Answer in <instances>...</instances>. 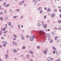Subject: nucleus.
<instances>
[{
	"label": "nucleus",
	"mask_w": 61,
	"mask_h": 61,
	"mask_svg": "<svg viewBox=\"0 0 61 61\" xmlns=\"http://www.w3.org/2000/svg\"><path fill=\"white\" fill-rule=\"evenodd\" d=\"M13 45H14V44L15 43V41H13Z\"/></svg>",
	"instance_id": "nucleus-42"
},
{
	"label": "nucleus",
	"mask_w": 61,
	"mask_h": 61,
	"mask_svg": "<svg viewBox=\"0 0 61 61\" xmlns=\"http://www.w3.org/2000/svg\"><path fill=\"white\" fill-rule=\"evenodd\" d=\"M3 46H6V45L5 44H4L3 45Z\"/></svg>",
	"instance_id": "nucleus-52"
},
{
	"label": "nucleus",
	"mask_w": 61,
	"mask_h": 61,
	"mask_svg": "<svg viewBox=\"0 0 61 61\" xmlns=\"http://www.w3.org/2000/svg\"><path fill=\"white\" fill-rule=\"evenodd\" d=\"M42 25H44V22H42Z\"/></svg>",
	"instance_id": "nucleus-49"
},
{
	"label": "nucleus",
	"mask_w": 61,
	"mask_h": 61,
	"mask_svg": "<svg viewBox=\"0 0 61 61\" xmlns=\"http://www.w3.org/2000/svg\"><path fill=\"white\" fill-rule=\"evenodd\" d=\"M30 53V54H33V51H30L29 52Z\"/></svg>",
	"instance_id": "nucleus-14"
},
{
	"label": "nucleus",
	"mask_w": 61,
	"mask_h": 61,
	"mask_svg": "<svg viewBox=\"0 0 61 61\" xmlns=\"http://www.w3.org/2000/svg\"><path fill=\"white\" fill-rule=\"evenodd\" d=\"M58 22L59 23H61V21L59 20L58 21Z\"/></svg>",
	"instance_id": "nucleus-29"
},
{
	"label": "nucleus",
	"mask_w": 61,
	"mask_h": 61,
	"mask_svg": "<svg viewBox=\"0 0 61 61\" xmlns=\"http://www.w3.org/2000/svg\"><path fill=\"white\" fill-rule=\"evenodd\" d=\"M6 10H5L4 12V13H6Z\"/></svg>",
	"instance_id": "nucleus-30"
},
{
	"label": "nucleus",
	"mask_w": 61,
	"mask_h": 61,
	"mask_svg": "<svg viewBox=\"0 0 61 61\" xmlns=\"http://www.w3.org/2000/svg\"><path fill=\"white\" fill-rule=\"evenodd\" d=\"M59 11L60 12H61V9H60L59 10Z\"/></svg>",
	"instance_id": "nucleus-60"
},
{
	"label": "nucleus",
	"mask_w": 61,
	"mask_h": 61,
	"mask_svg": "<svg viewBox=\"0 0 61 61\" xmlns=\"http://www.w3.org/2000/svg\"><path fill=\"white\" fill-rule=\"evenodd\" d=\"M9 4H8L7 5H6L5 6V7H8L9 6Z\"/></svg>",
	"instance_id": "nucleus-18"
},
{
	"label": "nucleus",
	"mask_w": 61,
	"mask_h": 61,
	"mask_svg": "<svg viewBox=\"0 0 61 61\" xmlns=\"http://www.w3.org/2000/svg\"><path fill=\"white\" fill-rule=\"evenodd\" d=\"M1 38L2 39H4V37H2Z\"/></svg>",
	"instance_id": "nucleus-39"
},
{
	"label": "nucleus",
	"mask_w": 61,
	"mask_h": 61,
	"mask_svg": "<svg viewBox=\"0 0 61 61\" xmlns=\"http://www.w3.org/2000/svg\"><path fill=\"white\" fill-rule=\"evenodd\" d=\"M0 15H3V12H1L0 13Z\"/></svg>",
	"instance_id": "nucleus-38"
},
{
	"label": "nucleus",
	"mask_w": 61,
	"mask_h": 61,
	"mask_svg": "<svg viewBox=\"0 0 61 61\" xmlns=\"http://www.w3.org/2000/svg\"><path fill=\"white\" fill-rule=\"evenodd\" d=\"M46 36L48 37H49V36H51V35H50V34L48 33L46 35Z\"/></svg>",
	"instance_id": "nucleus-7"
},
{
	"label": "nucleus",
	"mask_w": 61,
	"mask_h": 61,
	"mask_svg": "<svg viewBox=\"0 0 61 61\" xmlns=\"http://www.w3.org/2000/svg\"><path fill=\"white\" fill-rule=\"evenodd\" d=\"M57 37H57V36H56L55 37V40H56L57 39Z\"/></svg>",
	"instance_id": "nucleus-15"
},
{
	"label": "nucleus",
	"mask_w": 61,
	"mask_h": 61,
	"mask_svg": "<svg viewBox=\"0 0 61 61\" xmlns=\"http://www.w3.org/2000/svg\"><path fill=\"white\" fill-rule=\"evenodd\" d=\"M47 25L46 24H45L44 25V28H46V27H47Z\"/></svg>",
	"instance_id": "nucleus-8"
},
{
	"label": "nucleus",
	"mask_w": 61,
	"mask_h": 61,
	"mask_svg": "<svg viewBox=\"0 0 61 61\" xmlns=\"http://www.w3.org/2000/svg\"><path fill=\"white\" fill-rule=\"evenodd\" d=\"M24 2H25V1H24V0L23 1H22V4H23V3H24Z\"/></svg>",
	"instance_id": "nucleus-45"
},
{
	"label": "nucleus",
	"mask_w": 61,
	"mask_h": 61,
	"mask_svg": "<svg viewBox=\"0 0 61 61\" xmlns=\"http://www.w3.org/2000/svg\"><path fill=\"white\" fill-rule=\"evenodd\" d=\"M26 37H27V38H28V36H26Z\"/></svg>",
	"instance_id": "nucleus-54"
},
{
	"label": "nucleus",
	"mask_w": 61,
	"mask_h": 61,
	"mask_svg": "<svg viewBox=\"0 0 61 61\" xmlns=\"http://www.w3.org/2000/svg\"><path fill=\"white\" fill-rule=\"evenodd\" d=\"M7 24H6L5 25V27L6 28H7Z\"/></svg>",
	"instance_id": "nucleus-20"
},
{
	"label": "nucleus",
	"mask_w": 61,
	"mask_h": 61,
	"mask_svg": "<svg viewBox=\"0 0 61 61\" xmlns=\"http://www.w3.org/2000/svg\"><path fill=\"white\" fill-rule=\"evenodd\" d=\"M42 33L43 32H44V30H42V31L41 30H40V35L41 36V34H42Z\"/></svg>",
	"instance_id": "nucleus-2"
},
{
	"label": "nucleus",
	"mask_w": 61,
	"mask_h": 61,
	"mask_svg": "<svg viewBox=\"0 0 61 61\" xmlns=\"http://www.w3.org/2000/svg\"><path fill=\"white\" fill-rule=\"evenodd\" d=\"M35 38V36H32V37H31L30 38V41H33V39Z\"/></svg>",
	"instance_id": "nucleus-1"
},
{
	"label": "nucleus",
	"mask_w": 61,
	"mask_h": 61,
	"mask_svg": "<svg viewBox=\"0 0 61 61\" xmlns=\"http://www.w3.org/2000/svg\"><path fill=\"white\" fill-rule=\"evenodd\" d=\"M16 11H17V12L19 11V9H17L16 10Z\"/></svg>",
	"instance_id": "nucleus-40"
},
{
	"label": "nucleus",
	"mask_w": 61,
	"mask_h": 61,
	"mask_svg": "<svg viewBox=\"0 0 61 61\" xmlns=\"http://www.w3.org/2000/svg\"><path fill=\"white\" fill-rule=\"evenodd\" d=\"M36 1V0H34L33 1V2H35V1Z\"/></svg>",
	"instance_id": "nucleus-61"
},
{
	"label": "nucleus",
	"mask_w": 61,
	"mask_h": 61,
	"mask_svg": "<svg viewBox=\"0 0 61 61\" xmlns=\"http://www.w3.org/2000/svg\"><path fill=\"white\" fill-rule=\"evenodd\" d=\"M40 46H38L37 47V48H38V49H39V48H40Z\"/></svg>",
	"instance_id": "nucleus-36"
},
{
	"label": "nucleus",
	"mask_w": 61,
	"mask_h": 61,
	"mask_svg": "<svg viewBox=\"0 0 61 61\" xmlns=\"http://www.w3.org/2000/svg\"><path fill=\"white\" fill-rule=\"evenodd\" d=\"M14 40H16V39L15 38H14V39H13Z\"/></svg>",
	"instance_id": "nucleus-58"
},
{
	"label": "nucleus",
	"mask_w": 61,
	"mask_h": 61,
	"mask_svg": "<svg viewBox=\"0 0 61 61\" xmlns=\"http://www.w3.org/2000/svg\"><path fill=\"white\" fill-rule=\"evenodd\" d=\"M44 18L45 19H46V15H45L44 16Z\"/></svg>",
	"instance_id": "nucleus-46"
},
{
	"label": "nucleus",
	"mask_w": 61,
	"mask_h": 61,
	"mask_svg": "<svg viewBox=\"0 0 61 61\" xmlns=\"http://www.w3.org/2000/svg\"><path fill=\"white\" fill-rule=\"evenodd\" d=\"M45 32H42V35H44V34H45Z\"/></svg>",
	"instance_id": "nucleus-37"
},
{
	"label": "nucleus",
	"mask_w": 61,
	"mask_h": 61,
	"mask_svg": "<svg viewBox=\"0 0 61 61\" xmlns=\"http://www.w3.org/2000/svg\"><path fill=\"white\" fill-rule=\"evenodd\" d=\"M47 11L48 12H51V10H50V9H48L47 10Z\"/></svg>",
	"instance_id": "nucleus-10"
},
{
	"label": "nucleus",
	"mask_w": 61,
	"mask_h": 61,
	"mask_svg": "<svg viewBox=\"0 0 61 61\" xmlns=\"http://www.w3.org/2000/svg\"><path fill=\"white\" fill-rule=\"evenodd\" d=\"M5 57H6V59H7V58L8 57V55H7V54H6Z\"/></svg>",
	"instance_id": "nucleus-19"
},
{
	"label": "nucleus",
	"mask_w": 61,
	"mask_h": 61,
	"mask_svg": "<svg viewBox=\"0 0 61 61\" xmlns=\"http://www.w3.org/2000/svg\"><path fill=\"white\" fill-rule=\"evenodd\" d=\"M9 25L10 26H11V25L10 23L9 24Z\"/></svg>",
	"instance_id": "nucleus-57"
},
{
	"label": "nucleus",
	"mask_w": 61,
	"mask_h": 61,
	"mask_svg": "<svg viewBox=\"0 0 61 61\" xmlns=\"http://www.w3.org/2000/svg\"><path fill=\"white\" fill-rule=\"evenodd\" d=\"M22 17H23V16H22L21 17V19H22Z\"/></svg>",
	"instance_id": "nucleus-55"
},
{
	"label": "nucleus",
	"mask_w": 61,
	"mask_h": 61,
	"mask_svg": "<svg viewBox=\"0 0 61 61\" xmlns=\"http://www.w3.org/2000/svg\"><path fill=\"white\" fill-rule=\"evenodd\" d=\"M7 32V31L6 30L4 32V34H5Z\"/></svg>",
	"instance_id": "nucleus-32"
},
{
	"label": "nucleus",
	"mask_w": 61,
	"mask_h": 61,
	"mask_svg": "<svg viewBox=\"0 0 61 61\" xmlns=\"http://www.w3.org/2000/svg\"><path fill=\"white\" fill-rule=\"evenodd\" d=\"M60 42V40H58L57 41V43H59V42Z\"/></svg>",
	"instance_id": "nucleus-16"
},
{
	"label": "nucleus",
	"mask_w": 61,
	"mask_h": 61,
	"mask_svg": "<svg viewBox=\"0 0 61 61\" xmlns=\"http://www.w3.org/2000/svg\"><path fill=\"white\" fill-rule=\"evenodd\" d=\"M5 4H6V2H4L3 4L4 6H5Z\"/></svg>",
	"instance_id": "nucleus-23"
},
{
	"label": "nucleus",
	"mask_w": 61,
	"mask_h": 61,
	"mask_svg": "<svg viewBox=\"0 0 61 61\" xmlns=\"http://www.w3.org/2000/svg\"><path fill=\"white\" fill-rule=\"evenodd\" d=\"M56 11H57V10L56 9H55L54 10V12H56Z\"/></svg>",
	"instance_id": "nucleus-25"
},
{
	"label": "nucleus",
	"mask_w": 61,
	"mask_h": 61,
	"mask_svg": "<svg viewBox=\"0 0 61 61\" xmlns=\"http://www.w3.org/2000/svg\"><path fill=\"white\" fill-rule=\"evenodd\" d=\"M51 34L52 35H55V33H54L53 32H51Z\"/></svg>",
	"instance_id": "nucleus-22"
},
{
	"label": "nucleus",
	"mask_w": 61,
	"mask_h": 61,
	"mask_svg": "<svg viewBox=\"0 0 61 61\" xmlns=\"http://www.w3.org/2000/svg\"><path fill=\"white\" fill-rule=\"evenodd\" d=\"M0 20H1V21H3V17H1L0 18Z\"/></svg>",
	"instance_id": "nucleus-27"
},
{
	"label": "nucleus",
	"mask_w": 61,
	"mask_h": 61,
	"mask_svg": "<svg viewBox=\"0 0 61 61\" xmlns=\"http://www.w3.org/2000/svg\"><path fill=\"white\" fill-rule=\"evenodd\" d=\"M57 56H59V54L58 52L57 51H56L55 52Z\"/></svg>",
	"instance_id": "nucleus-6"
},
{
	"label": "nucleus",
	"mask_w": 61,
	"mask_h": 61,
	"mask_svg": "<svg viewBox=\"0 0 61 61\" xmlns=\"http://www.w3.org/2000/svg\"><path fill=\"white\" fill-rule=\"evenodd\" d=\"M3 44H7V42H6L5 41H4L3 42Z\"/></svg>",
	"instance_id": "nucleus-11"
},
{
	"label": "nucleus",
	"mask_w": 61,
	"mask_h": 61,
	"mask_svg": "<svg viewBox=\"0 0 61 61\" xmlns=\"http://www.w3.org/2000/svg\"><path fill=\"white\" fill-rule=\"evenodd\" d=\"M53 43V40H51L50 42V43Z\"/></svg>",
	"instance_id": "nucleus-26"
},
{
	"label": "nucleus",
	"mask_w": 61,
	"mask_h": 61,
	"mask_svg": "<svg viewBox=\"0 0 61 61\" xmlns=\"http://www.w3.org/2000/svg\"><path fill=\"white\" fill-rule=\"evenodd\" d=\"M55 15L54 14H53L51 15V16L52 17H54L55 16Z\"/></svg>",
	"instance_id": "nucleus-9"
},
{
	"label": "nucleus",
	"mask_w": 61,
	"mask_h": 61,
	"mask_svg": "<svg viewBox=\"0 0 61 61\" xmlns=\"http://www.w3.org/2000/svg\"><path fill=\"white\" fill-rule=\"evenodd\" d=\"M52 48L53 49H54V50H56V49L55 48V47L52 46Z\"/></svg>",
	"instance_id": "nucleus-17"
},
{
	"label": "nucleus",
	"mask_w": 61,
	"mask_h": 61,
	"mask_svg": "<svg viewBox=\"0 0 61 61\" xmlns=\"http://www.w3.org/2000/svg\"><path fill=\"white\" fill-rule=\"evenodd\" d=\"M53 59H53V58H51V60H53Z\"/></svg>",
	"instance_id": "nucleus-62"
},
{
	"label": "nucleus",
	"mask_w": 61,
	"mask_h": 61,
	"mask_svg": "<svg viewBox=\"0 0 61 61\" xmlns=\"http://www.w3.org/2000/svg\"><path fill=\"white\" fill-rule=\"evenodd\" d=\"M37 1H36L35 2V5H36V3H37Z\"/></svg>",
	"instance_id": "nucleus-41"
},
{
	"label": "nucleus",
	"mask_w": 61,
	"mask_h": 61,
	"mask_svg": "<svg viewBox=\"0 0 61 61\" xmlns=\"http://www.w3.org/2000/svg\"><path fill=\"white\" fill-rule=\"evenodd\" d=\"M48 15H50V13H49Z\"/></svg>",
	"instance_id": "nucleus-63"
},
{
	"label": "nucleus",
	"mask_w": 61,
	"mask_h": 61,
	"mask_svg": "<svg viewBox=\"0 0 61 61\" xmlns=\"http://www.w3.org/2000/svg\"><path fill=\"white\" fill-rule=\"evenodd\" d=\"M47 49H46L44 51V53L45 54H46V53H47L46 51H47Z\"/></svg>",
	"instance_id": "nucleus-4"
},
{
	"label": "nucleus",
	"mask_w": 61,
	"mask_h": 61,
	"mask_svg": "<svg viewBox=\"0 0 61 61\" xmlns=\"http://www.w3.org/2000/svg\"><path fill=\"white\" fill-rule=\"evenodd\" d=\"M14 18H16V16H14Z\"/></svg>",
	"instance_id": "nucleus-53"
},
{
	"label": "nucleus",
	"mask_w": 61,
	"mask_h": 61,
	"mask_svg": "<svg viewBox=\"0 0 61 61\" xmlns=\"http://www.w3.org/2000/svg\"><path fill=\"white\" fill-rule=\"evenodd\" d=\"M13 36H14V37H15L16 38L17 37V36H15V34H14Z\"/></svg>",
	"instance_id": "nucleus-28"
},
{
	"label": "nucleus",
	"mask_w": 61,
	"mask_h": 61,
	"mask_svg": "<svg viewBox=\"0 0 61 61\" xmlns=\"http://www.w3.org/2000/svg\"><path fill=\"white\" fill-rule=\"evenodd\" d=\"M5 28H3V31H5Z\"/></svg>",
	"instance_id": "nucleus-24"
},
{
	"label": "nucleus",
	"mask_w": 61,
	"mask_h": 61,
	"mask_svg": "<svg viewBox=\"0 0 61 61\" xmlns=\"http://www.w3.org/2000/svg\"><path fill=\"white\" fill-rule=\"evenodd\" d=\"M18 27L19 28H20V25H18Z\"/></svg>",
	"instance_id": "nucleus-51"
},
{
	"label": "nucleus",
	"mask_w": 61,
	"mask_h": 61,
	"mask_svg": "<svg viewBox=\"0 0 61 61\" xmlns=\"http://www.w3.org/2000/svg\"><path fill=\"white\" fill-rule=\"evenodd\" d=\"M22 39H23V40H24L25 38H24V37L23 36H21Z\"/></svg>",
	"instance_id": "nucleus-13"
},
{
	"label": "nucleus",
	"mask_w": 61,
	"mask_h": 61,
	"mask_svg": "<svg viewBox=\"0 0 61 61\" xmlns=\"http://www.w3.org/2000/svg\"><path fill=\"white\" fill-rule=\"evenodd\" d=\"M19 5H22V3H19Z\"/></svg>",
	"instance_id": "nucleus-50"
},
{
	"label": "nucleus",
	"mask_w": 61,
	"mask_h": 61,
	"mask_svg": "<svg viewBox=\"0 0 61 61\" xmlns=\"http://www.w3.org/2000/svg\"><path fill=\"white\" fill-rule=\"evenodd\" d=\"M60 58H59V59L58 60V61H60Z\"/></svg>",
	"instance_id": "nucleus-47"
},
{
	"label": "nucleus",
	"mask_w": 61,
	"mask_h": 61,
	"mask_svg": "<svg viewBox=\"0 0 61 61\" xmlns=\"http://www.w3.org/2000/svg\"><path fill=\"white\" fill-rule=\"evenodd\" d=\"M25 46H23L22 47V49H25Z\"/></svg>",
	"instance_id": "nucleus-33"
},
{
	"label": "nucleus",
	"mask_w": 61,
	"mask_h": 61,
	"mask_svg": "<svg viewBox=\"0 0 61 61\" xmlns=\"http://www.w3.org/2000/svg\"><path fill=\"white\" fill-rule=\"evenodd\" d=\"M13 51H14V53H17V51L16 50H15V49H14Z\"/></svg>",
	"instance_id": "nucleus-5"
},
{
	"label": "nucleus",
	"mask_w": 61,
	"mask_h": 61,
	"mask_svg": "<svg viewBox=\"0 0 61 61\" xmlns=\"http://www.w3.org/2000/svg\"><path fill=\"white\" fill-rule=\"evenodd\" d=\"M53 53L54 54H55V51H53Z\"/></svg>",
	"instance_id": "nucleus-44"
},
{
	"label": "nucleus",
	"mask_w": 61,
	"mask_h": 61,
	"mask_svg": "<svg viewBox=\"0 0 61 61\" xmlns=\"http://www.w3.org/2000/svg\"><path fill=\"white\" fill-rule=\"evenodd\" d=\"M47 9V8H46V7L45 8V10H46Z\"/></svg>",
	"instance_id": "nucleus-48"
},
{
	"label": "nucleus",
	"mask_w": 61,
	"mask_h": 61,
	"mask_svg": "<svg viewBox=\"0 0 61 61\" xmlns=\"http://www.w3.org/2000/svg\"><path fill=\"white\" fill-rule=\"evenodd\" d=\"M51 59V58H50V57H48L47 58L48 60H50Z\"/></svg>",
	"instance_id": "nucleus-12"
},
{
	"label": "nucleus",
	"mask_w": 61,
	"mask_h": 61,
	"mask_svg": "<svg viewBox=\"0 0 61 61\" xmlns=\"http://www.w3.org/2000/svg\"><path fill=\"white\" fill-rule=\"evenodd\" d=\"M42 8L41 7H40L39 8H38L37 10L38 11L39 10H42Z\"/></svg>",
	"instance_id": "nucleus-3"
},
{
	"label": "nucleus",
	"mask_w": 61,
	"mask_h": 61,
	"mask_svg": "<svg viewBox=\"0 0 61 61\" xmlns=\"http://www.w3.org/2000/svg\"><path fill=\"white\" fill-rule=\"evenodd\" d=\"M38 25L39 26H40V23H38Z\"/></svg>",
	"instance_id": "nucleus-35"
},
{
	"label": "nucleus",
	"mask_w": 61,
	"mask_h": 61,
	"mask_svg": "<svg viewBox=\"0 0 61 61\" xmlns=\"http://www.w3.org/2000/svg\"><path fill=\"white\" fill-rule=\"evenodd\" d=\"M60 17L61 18V14H60Z\"/></svg>",
	"instance_id": "nucleus-64"
},
{
	"label": "nucleus",
	"mask_w": 61,
	"mask_h": 61,
	"mask_svg": "<svg viewBox=\"0 0 61 61\" xmlns=\"http://www.w3.org/2000/svg\"><path fill=\"white\" fill-rule=\"evenodd\" d=\"M27 58H29V56L28 55L27 56Z\"/></svg>",
	"instance_id": "nucleus-34"
},
{
	"label": "nucleus",
	"mask_w": 61,
	"mask_h": 61,
	"mask_svg": "<svg viewBox=\"0 0 61 61\" xmlns=\"http://www.w3.org/2000/svg\"><path fill=\"white\" fill-rule=\"evenodd\" d=\"M30 61H33V60L32 59H31Z\"/></svg>",
	"instance_id": "nucleus-59"
},
{
	"label": "nucleus",
	"mask_w": 61,
	"mask_h": 61,
	"mask_svg": "<svg viewBox=\"0 0 61 61\" xmlns=\"http://www.w3.org/2000/svg\"><path fill=\"white\" fill-rule=\"evenodd\" d=\"M59 30H61V28L60 27H59L58 28Z\"/></svg>",
	"instance_id": "nucleus-43"
},
{
	"label": "nucleus",
	"mask_w": 61,
	"mask_h": 61,
	"mask_svg": "<svg viewBox=\"0 0 61 61\" xmlns=\"http://www.w3.org/2000/svg\"><path fill=\"white\" fill-rule=\"evenodd\" d=\"M15 45H17V43L16 42H15Z\"/></svg>",
	"instance_id": "nucleus-56"
},
{
	"label": "nucleus",
	"mask_w": 61,
	"mask_h": 61,
	"mask_svg": "<svg viewBox=\"0 0 61 61\" xmlns=\"http://www.w3.org/2000/svg\"><path fill=\"white\" fill-rule=\"evenodd\" d=\"M5 19L6 20H7L8 19V18H7V17H6Z\"/></svg>",
	"instance_id": "nucleus-31"
},
{
	"label": "nucleus",
	"mask_w": 61,
	"mask_h": 61,
	"mask_svg": "<svg viewBox=\"0 0 61 61\" xmlns=\"http://www.w3.org/2000/svg\"><path fill=\"white\" fill-rule=\"evenodd\" d=\"M43 11L41 10V11H40V13H41V14H42V13H43Z\"/></svg>",
	"instance_id": "nucleus-21"
}]
</instances>
